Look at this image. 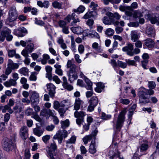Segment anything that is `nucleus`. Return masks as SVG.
<instances>
[{
  "mask_svg": "<svg viewBox=\"0 0 159 159\" xmlns=\"http://www.w3.org/2000/svg\"><path fill=\"white\" fill-rule=\"evenodd\" d=\"M120 102L121 103L125 105L129 104L130 102L129 100L127 99H121Z\"/></svg>",
  "mask_w": 159,
  "mask_h": 159,
  "instance_id": "e2e57ef3",
  "label": "nucleus"
},
{
  "mask_svg": "<svg viewBox=\"0 0 159 159\" xmlns=\"http://www.w3.org/2000/svg\"><path fill=\"white\" fill-rule=\"evenodd\" d=\"M102 118L104 120H107L111 117V116L109 115H106L105 113L102 112L101 116Z\"/></svg>",
  "mask_w": 159,
  "mask_h": 159,
  "instance_id": "864d4df0",
  "label": "nucleus"
},
{
  "mask_svg": "<svg viewBox=\"0 0 159 159\" xmlns=\"http://www.w3.org/2000/svg\"><path fill=\"white\" fill-rule=\"evenodd\" d=\"M20 83L22 84V86L25 89H27L29 87V84H27V80H20Z\"/></svg>",
  "mask_w": 159,
  "mask_h": 159,
  "instance_id": "603ef678",
  "label": "nucleus"
},
{
  "mask_svg": "<svg viewBox=\"0 0 159 159\" xmlns=\"http://www.w3.org/2000/svg\"><path fill=\"white\" fill-rule=\"evenodd\" d=\"M18 35L20 37L24 36L27 33L26 29L24 27L20 28L18 30Z\"/></svg>",
  "mask_w": 159,
  "mask_h": 159,
  "instance_id": "7c9ffc66",
  "label": "nucleus"
},
{
  "mask_svg": "<svg viewBox=\"0 0 159 159\" xmlns=\"http://www.w3.org/2000/svg\"><path fill=\"white\" fill-rule=\"evenodd\" d=\"M57 148L56 144L54 142L51 144L50 147H47L46 150L50 159H55L53 156L55 154V151Z\"/></svg>",
  "mask_w": 159,
  "mask_h": 159,
  "instance_id": "39448f33",
  "label": "nucleus"
},
{
  "mask_svg": "<svg viewBox=\"0 0 159 159\" xmlns=\"http://www.w3.org/2000/svg\"><path fill=\"white\" fill-rule=\"evenodd\" d=\"M69 76V80L73 79L74 80H76L78 76L76 73L75 72V70H70L69 73L67 74Z\"/></svg>",
  "mask_w": 159,
  "mask_h": 159,
  "instance_id": "412c9836",
  "label": "nucleus"
},
{
  "mask_svg": "<svg viewBox=\"0 0 159 159\" xmlns=\"http://www.w3.org/2000/svg\"><path fill=\"white\" fill-rule=\"evenodd\" d=\"M16 80H9L4 83V84L7 87H10L11 86H15L16 84Z\"/></svg>",
  "mask_w": 159,
  "mask_h": 159,
  "instance_id": "473e14b6",
  "label": "nucleus"
},
{
  "mask_svg": "<svg viewBox=\"0 0 159 159\" xmlns=\"http://www.w3.org/2000/svg\"><path fill=\"white\" fill-rule=\"evenodd\" d=\"M148 145L146 143L142 144L140 146V151L141 152L146 151L148 148Z\"/></svg>",
  "mask_w": 159,
  "mask_h": 159,
  "instance_id": "3c124183",
  "label": "nucleus"
},
{
  "mask_svg": "<svg viewBox=\"0 0 159 159\" xmlns=\"http://www.w3.org/2000/svg\"><path fill=\"white\" fill-rule=\"evenodd\" d=\"M63 138V136L61 131H59L56 134L54 135L53 139H57Z\"/></svg>",
  "mask_w": 159,
  "mask_h": 159,
  "instance_id": "09e8293b",
  "label": "nucleus"
},
{
  "mask_svg": "<svg viewBox=\"0 0 159 159\" xmlns=\"http://www.w3.org/2000/svg\"><path fill=\"white\" fill-rule=\"evenodd\" d=\"M48 113V110L43 109L41 110L40 112V116L43 117L47 115Z\"/></svg>",
  "mask_w": 159,
  "mask_h": 159,
  "instance_id": "0e129e2a",
  "label": "nucleus"
},
{
  "mask_svg": "<svg viewBox=\"0 0 159 159\" xmlns=\"http://www.w3.org/2000/svg\"><path fill=\"white\" fill-rule=\"evenodd\" d=\"M126 113L125 110H123L120 113L118 117L116 125V129L119 131L122 126L125 119V115Z\"/></svg>",
  "mask_w": 159,
  "mask_h": 159,
  "instance_id": "7ed1b4c3",
  "label": "nucleus"
},
{
  "mask_svg": "<svg viewBox=\"0 0 159 159\" xmlns=\"http://www.w3.org/2000/svg\"><path fill=\"white\" fill-rule=\"evenodd\" d=\"M114 33V30L113 29L108 28L107 29L105 32V34L108 36H110L113 35Z\"/></svg>",
  "mask_w": 159,
  "mask_h": 159,
  "instance_id": "49530a36",
  "label": "nucleus"
},
{
  "mask_svg": "<svg viewBox=\"0 0 159 159\" xmlns=\"http://www.w3.org/2000/svg\"><path fill=\"white\" fill-rule=\"evenodd\" d=\"M97 7L98 5L93 2H91L90 5L89 6L90 7L92 8L93 11H94L96 10V7Z\"/></svg>",
  "mask_w": 159,
  "mask_h": 159,
  "instance_id": "4d7b16f0",
  "label": "nucleus"
},
{
  "mask_svg": "<svg viewBox=\"0 0 159 159\" xmlns=\"http://www.w3.org/2000/svg\"><path fill=\"white\" fill-rule=\"evenodd\" d=\"M76 140V137L75 136H72L70 139H68L67 142L66 144H69L74 143Z\"/></svg>",
  "mask_w": 159,
  "mask_h": 159,
  "instance_id": "a18cd8bd",
  "label": "nucleus"
},
{
  "mask_svg": "<svg viewBox=\"0 0 159 159\" xmlns=\"http://www.w3.org/2000/svg\"><path fill=\"white\" fill-rule=\"evenodd\" d=\"M75 16V13H72L71 15H68L66 18L65 20L67 21L68 23H69L71 19L76 17Z\"/></svg>",
  "mask_w": 159,
  "mask_h": 159,
  "instance_id": "a19ab883",
  "label": "nucleus"
},
{
  "mask_svg": "<svg viewBox=\"0 0 159 159\" xmlns=\"http://www.w3.org/2000/svg\"><path fill=\"white\" fill-rule=\"evenodd\" d=\"M30 101L31 103L33 104H36L38 103L39 101V94L35 92H33L30 98Z\"/></svg>",
  "mask_w": 159,
  "mask_h": 159,
  "instance_id": "4468645a",
  "label": "nucleus"
},
{
  "mask_svg": "<svg viewBox=\"0 0 159 159\" xmlns=\"http://www.w3.org/2000/svg\"><path fill=\"white\" fill-rule=\"evenodd\" d=\"M62 5L61 3L57 1H55L52 3V5L54 8L58 9L61 8Z\"/></svg>",
  "mask_w": 159,
  "mask_h": 159,
  "instance_id": "72a5a7b5",
  "label": "nucleus"
},
{
  "mask_svg": "<svg viewBox=\"0 0 159 159\" xmlns=\"http://www.w3.org/2000/svg\"><path fill=\"white\" fill-rule=\"evenodd\" d=\"M131 40L134 42H136L139 38V35L137 31L136 30L132 31L131 32Z\"/></svg>",
  "mask_w": 159,
  "mask_h": 159,
  "instance_id": "4be33fe9",
  "label": "nucleus"
},
{
  "mask_svg": "<svg viewBox=\"0 0 159 159\" xmlns=\"http://www.w3.org/2000/svg\"><path fill=\"white\" fill-rule=\"evenodd\" d=\"M34 45L32 43H30L29 44L25 49H23L22 51H24L28 54L29 53H31L34 49Z\"/></svg>",
  "mask_w": 159,
  "mask_h": 159,
  "instance_id": "a878e982",
  "label": "nucleus"
},
{
  "mask_svg": "<svg viewBox=\"0 0 159 159\" xmlns=\"http://www.w3.org/2000/svg\"><path fill=\"white\" fill-rule=\"evenodd\" d=\"M81 153L82 154H86L87 152L84 146L82 145L80 147Z\"/></svg>",
  "mask_w": 159,
  "mask_h": 159,
  "instance_id": "774afa93",
  "label": "nucleus"
},
{
  "mask_svg": "<svg viewBox=\"0 0 159 159\" xmlns=\"http://www.w3.org/2000/svg\"><path fill=\"white\" fill-rule=\"evenodd\" d=\"M11 31L10 29L6 28L1 32V33L2 35H3L5 37H6L11 33Z\"/></svg>",
  "mask_w": 159,
  "mask_h": 159,
  "instance_id": "4c0bfd02",
  "label": "nucleus"
},
{
  "mask_svg": "<svg viewBox=\"0 0 159 159\" xmlns=\"http://www.w3.org/2000/svg\"><path fill=\"white\" fill-rule=\"evenodd\" d=\"M28 128L26 126L22 127L20 129V134L22 138L26 139L28 137Z\"/></svg>",
  "mask_w": 159,
  "mask_h": 159,
  "instance_id": "ddd939ff",
  "label": "nucleus"
},
{
  "mask_svg": "<svg viewBox=\"0 0 159 159\" xmlns=\"http://www.w3.org/2000/svg\"><path fill=\"white\" fill-rule=\"evenodd\" d=\"M134 49V46L131 43H129L127 46L125 47L122 48V50L124 52H126L128 55L130 56L134 55L133 50Z\"/></svg>",
  "mask_w": 159,
  "mask_h": 159,
  "instance_id": "f8f14e48",
  "label": "nucleus"
},
{
  "mask_svg": "<svg viewBox=\"0 0 159 159\" xmlns=\"http://www.w3.org/2000/svg\"><path fill=\"white\" fill-rule=\"evenodd\" d=\"M120 10L122 11H124L126 10L131 11V8L129 6H125L120 5L119 7Z\"/></svg>",
  "mask_w": 159,
  "mask_h": 159,
  "instance_id": "de8ad7c7",
  "label": "nucleus"
},
{
  "mask_svg": "<svg viewBox=\"0 0 159 159\" xmlns=\"http://www.w3.org/2000/svg\"><path fill=\"white\" fill-rule=\"evenodd\" d=\"M128 25L130 27H137L139 25V24L137 22H131L128 24Z\"/></svg>",
  "mask_w": 159,
  "mask_h": 159,
  "instance_id": "680f3d73",
  "label": "nucleus"
},
{
  "mask_svg": "<svg viewBox=\"0 0 159 159\" xmlns=\"http://www.w3.org/2000/svg\"><path fill=\"white\" fill-rule=\"evenodd\" d=\"M13 109L16 114L20 113L22 111V108L18 105H16L13 108Z\"/></svg>",
  "mask_w": 159,
  "mask_h": 159,
  "instance_id": "37998d69",
  "label": "nucleus"
},
{
  "mask_svg": "<svg viewBox=\"0 0 159 159\" xmlns=\"http://www.w3.org/2000/svg\"><path fill=\"white\" fill-rule=\"evenodd\" d=\"M67 68H70V70H75L76 68V66L74 64H72L71 61L70 60H68L67 62Z\"/></svg>",
  "mask_w": 159,
  "mask_h": 159,
  "instance_id": "f704fd0d",
  "label": "nucleus"
},
{
  "mask_svg": "<svg viewBox=\"0 0 159 159\" xmlns=\"http://www.w3.org/2000/svg\"><path fill=\"white\" fill-rule=\"evenodd\" d=\"M146 17L147 18L151 21V23L152 24H155L156 22H157V17L155 16H151L150 14H148Z\"/></svg>",
  "mask_w": 159,
  "mask_h": 159,
  "instance_id": "c756f323",
  "label": "nucleus"
},
{
  "mask_svg": "<svg viewBox=\"0 0 159 159\" xmlns=\"http://www.w3.org/2000/svg\"><path fill=\"white\" fill-rule=\"evenodd\" d=\"M34 134L38 137H40L43 134V131L41 128L37 127L33 129Z\"/></svg>",
  "mask_w": 159,
  "mask_h": 159,
  "instance_id": "393cba45",
  "label": "nucleus"
},
{
  "mask_svg": "<svg viewBox=\"0 0 159 159\" xmlns=\"http://www.w3.org/2000/svg\"><path fill=\"white\" fill-rule=\"evenodd\" d=\"M10 115L8 113H6L4 116V120L5 122H8L10 119Z\"/></svg>",
  "mask_w": 159,
  "mask_h": 159,
  "instance_id": "338daca9",
  "label": "nucleus"
},
{
  "mask_svg": "<svg viewBox=\"0 0 159 159\" xmlns=\"http://www.w3.org/2000/svg\"><path fill=\"white\" fill-rule=\"evenodd\" d=\"M47 89L48 92V94L51 97L54 96L56 93L55 86L52 83H49L47 84Z\"/></svg>",
  "mask_w": 159,
  "mask_h": 159,
  "instance_id": "9b49d317",
  "label": "nucleus"
},
{
  "mask_svg": "<svg viewBox=\"0 0 159 159\" xmlns=\"http://www.w3.org/2000/svg\"><path fill=\"white\" fill-rule=\"evenodd\" d=\"M77 85L81 87H84L87 90L92 89V83L90 80H78Z\"/></svg>",
  "mask_w": 159,
  "mask_h": 159,
  "instance_id": "0eeeda50",
  "label": "nucleus"
},
{
  "mask_svg": "<svg viewBox=\"0 0 159 159\" xmlns=\"http://www.w3.org/2000/svg\"><path fill=\"white\" fill-rule=\"evenodd\" d=\"M112 19H110L109 17H104L103 19V22L106 25H110L112 23Z\"/></svg>",
  "mask_w": 159,
  "mask_h": 159,
  "instance_id": "ea45409f",
  "label": "nucleus"
},
{
  "mask_svg": "<svg viewBox=\"0 0 159 159\" xmlns=\"http://www.w3.org/2000/svg\"><path fill=\"white\" fill-rule=\"evenodd\" d=\"M97 15V13L96 11H88L84 16V18L85 19L91 17H95Z\"/></svg>",
  "mask_w": 159,
  "mask_h": 159,
  "instance_id": "6ab92c4d",
  "label": "nucleus"
},
{
  "mask_svg": "<svg viewBox=\"0 0 159 159\" xmlns=\"http://www.w3.org/2000/svg\"><path fill=\"white\" fill-rule=\"evenodd\" d=\"M37 5L41 7H44L46 8H48L49 5V2L48 1H45L43 2L41 1H38Z\"/></svg>",
  "mask_w": 159,
  "mask_h": 159,
  "instance_id": "cd10ccee",
  "label": "nucleus"
},
{
  "mask_svg": "<svg viewBox=\"0 0 159 159\" xmlns=\"http://www.w3.org/2000/svg\"><path fill=\"white\" fill-rule=\"evenodd\" d=\"M48 113L51 116L53 117L56 116V113L54 110H51L50 109H48Z\"/></svg>",
  "mask_w": 159,
  "mask_h": 159,
  "instance_id": "bf43d9fd",
  "label": "nucleus"
},
{
  "mask_svg": "<svg viewBox=\"0 0 159 159\" xmlns=\"http://www.w3.org/2000/svg\"><path fill=\"white\" fill-rule=\"evenodd\" d=\"M153 89L149 88L148 89L141 87L138 89V93L139 95V101L140 103L145 104L150 102L148 95L151 96L154 94Z\"/></svg>",
  "mask_w": 159,
  "mask_h": 159,
  "instance_id": "f257e3e1",
  "label": "nucleus"
},
{
  "mask_svg": "<svg viewBox=\"0 0 159 159\" xmlns=\"http://www.w3.org/2000/svg\"><path fill=\"white\" fill-rule=\"evenodd\" d=\"M97 146L96 145L95 141L92 140L89 146V152L91 154L95 153L97 151Z\"/></svg>",
  "mask_w": 159,
  "mask_h": 159,
  "instance_id": "dca6fc26",
  "label": "nucleus"
},
{
  "mask_svg": "<svg viewBox=\"0 0 159 159\" xmlns=\"http://www.w3.org/2000/svg\"><path fill=\"white\" fill-rule=\"evenodd\" d=\"M98 98L96 96H93L89 100V103L96 107L98 104Z\"/></svg>",
  "mask_w": 159,
  "mask_h": 159,
  "instance_id": "2f4dec72",
  "label": "nucleus"
},
{
  "mask_svg": "<svg viewBox=\"0 0 159 159\" xmlns=\"http://www.w3.org/2000/svg\"><path fill=\"white\" fill-rule=\"evenodd\" d=\"M64 81L62 83V86L64 88L68 91H71L73 89V87L70 84H69L67 80H63Z\"/></svg>",
  "mask_w": 159,
  "mask_h": 159,
  "instance_id": "c85d7f7f",
  "label": "nucleus"
},
{
  "mask_svg": "<svg viewBox=\"0 0 159 159\" xmlns=\"http://www.w3.org/2000/svg\"><path fill=\"white\" fill-rule=\"evenodd\" d=\"M84 48L83 45H80L78 47V50L80 54L83 53L84 51Z\"/></svg>",
  "mask_w": 159,
  "mask_h": 159,
  "instance_id": "052dcab7",
  "label": "nucleus"
},
{
  "mask_svg": "<svg viewBox=\"0 0 159 159\" xmlns=\"http://www.w3.org/2000/svg\"><path fill=\"white\" fill-rule=\"evenodd\" d=\"M84 102L82 100H81L80 98H76L74 104V109L76 111L80 109V106Z\"/></svg>",
  "mask_w": 159,
  "mask_h": 159,
  "instance_id": "a211bd4d",
  "label": "nucleus"
},
{
  "mask_svg": "<svg viewBox=\"0 0 159 159\" xmlns=\"http://www.w3.org/2000/svg\"><path fill=\"white\" fill-rule=\"evenodd\" d=\"M156 86L155 82L153 81H150L148 82V87L149 88L154 89Z\"/></svg>",
  "mask_w": 159,
  "mask_h": 159,
  "instance_id": "13d9d810",
  "label": "nucleus"
},
{
  "mask_svg": "<svg viewBox=\"0 0 159 159\" xmlns=\"http://www.w3.org/2000/svg\"><path fill=\"white\" fill-rule=\"evenodd\" d=\"M85 115V113L83 111H76L74 112V116L77 118L76 120V123L79 126H80L82 123L84 121V117Z\"/></svg>",
  "mask_w": 159,
  "mask_h": 159,
  "instance_id": "6e6552de",
  "label": "nucleus"
},
{
  "mask_svg": "<svg viewBox=\"0 0 159 159\" xmlns=\"http://www.w3.org/2000/svg\"><path fill=\"white\" fill-rule=\"evenodd\" d=\"M106 15L110 19L112 20L114 18H116L117 20H119L120 17V16L117 12L112 13L110 12H107L106 13Z\"/></svg>",
  "mask_w": 159,
  "mask_h": 159,
  "instance_id": "aec40b11",
  "label": "nucleus"
},
{
  "mask_svg": "<svg viewBox=\"0 0 159 159\" xmlns=\"http://www.w3.org/2000/svg\"><path fill=\"white\" fill-rule=\"evenodd\" d=\"M111 159H123L122 158H121L119 155V152H117L116 153H115L112 156H111Z\"/></svg>",
  "mask_w": 159,
  "mask_h": 159,
  "instance_id": "6e6d98bb",
  "label": "nucleus"
},
{
  "mask_svg": "<svg viewBox=\"0 0 159 159\" xmlns=\"http://www.w3.org/2000/svg\"><path fill=\"white\" fill-rule=\"evenodd\" d=\"M60 106V104L58 101H56L54 102L53 103V107L55 109L57 110L59 108Z\"/></svg>",
  "mask_w": 159,
  "mask_h": 159,
  "instance_id": "69168bd1",
  "label": "nucleus"
},
{
  "mask_svg": "<svg viewBox=\"0 0 159 159\" xmlns=\"http://www.w3.org/2000/svg\"><path fill=\"white\" fill-rule=\"evenodd\" d=\"M18 13L15 6L11 7L9 11V16L8 20L10 22L15 20L18 16Z\"/></svg>",
  "mask_w": 159,
  "mask_h": 159,
  "instance_id": "20e7f679",
  "label": "nucleus"
},
{
  "mask_svg": "<svg viewBox=\"0 0 159 159\" xmlns=\"http://www.w3.org/2000/svg\"><path fill=\"white\" fill-rule=\"evenodd\" d=\"M68 101V100H64L62 101L60 103V107L57 110L61 117L64 116L67 110V107L69 106V103Z\"/></svg>",
  "mask_w": 159,
  "mask_h": 159,
  "instance_id": "423d86ee",
  "label": "nucleus"
},
{
  "mask_svg": "<svg viewBox=\"0 0 159 159\" xmlns=\"http://www.w3.org/2000/svg\"><path fill=\"white\" fill-rule=\"evenodd\" d=\"M12 70L9 67H8L6 70L5 73L6 75L3 74L1 75V77L7 79V75H9L12 71Z\"/></svg>",
  "mask_w": 159,
  "mask_h": 159,
  "instance_id": "c03bdc74",
  "label": "nucleus"
},
{
  "mask_svg": "<svg viewBox=\"0 0 159 159\" xmlns=\"http://www.w3.org/2000/svg\"><path fill=\"white\" fill-rule=\"evenodd\" d=\"M61 127L63 129L68 127L69 125V121L68 119L65 121H61Z\"/></svg>",
  "mask_w": 159,
  "mask_h": 159,
  "instance_id": "58836bf2",
  "label": "nucleus"
},
{
  "mask_svg": "<svg viewBox=\"0 0 159 159\" xmlns=\"http://www.w3.org/2000/svg\"><path fill=\"white\" fill-rule=\"evenodd\" d=\"M110 63L114 68L117 67V66L123 68H125L127 67L126 63L119 60L117 62H116L115 60L111 59Z\"/></svg>",
  "mask_w": 159,
  "mask_h": 159,
  "instance_id": "9d476101",
  "label": "nucleus"
},
{
  "mask_svg": "<svg viewBox=\"0 0 159 159\" xmlns=\"http://www.w3.org/2000/svg\"><path fill=\"white\" fill-rule=\"evenodd\" d=\"M13 138V140L12 138L11 139L5 138L3 139L2 146L5 151L7 152L11 151L15 148V146L13 142L16 140V136L14 135Z\"/></svg>",
  "mask_w": 159,
  "mask_h": 159,
  "instance_id": "f03ea898",
  "label": "nucleus"
},
{
  "mask_svg": "<svg viewBox=\"0 0 159 159\" xmlns=\"http://www.w3.org/2000/svg\"><path fill=\"white\" fill-rule=\"evenodd\" d=\"M144 44L149 48L151 49L154 47L155 42L152 39H147L144 41Z\"/></svg>",
  "mask_w": 159,
  "mask_h": 159,
  "instance_id": "f3484780",
  "label": "nucleus"
},
{
  "mask_svg": "<svg viewBox=\"0 0 159 159\" xmlns=\"http://www.w3.org/2000/svg\"><path fill=\"white\" fill-rule=\"evenodd\" d=\"M19 65L17 63H14L11 60H8V61L7 66L9 67L12 70L17 69Z\"/></svg>",
  "mask_w": 159,
  "mask_h": 159,
  "instance_id": "5701e85b",
  "label": "nucleus"
},
{
  "mask_svg": "<svg viewBox=\"0 0 159 159\" xmlns=\"http://www.w3.org/2000/svg\"><path fill=\"white\" fill-rule=\"evenodd\" d=\"M9 108V106L7 105L5 106H0V110L2 111V112L5 113L7 111Z\"/></svg>",
  "mask_w": 159,
  "mask_h": 159,
  "instance_id": "8fccbe9b",
  "label": "nucleus"
},
{
  "mask_svg": "<svg viewBox=\"0 0 159 159\" xmlns=\"http://www.w3.org/2000/svg\"><path fill=\"white\" fill-rule=\"evenodd\" d=\"M85 10V7L83 6L80 5L77 9H74L73 10L74 12H77L78 14L80 13H82Z\"/></svg>",
  "mask_w": 159,
  "mask_h": 159,
  "instance_id": "e433bc0d",
  "label": "nucleus"
},
{
  "mask_svg": "<svg viewBox=\"0 0 159 159\" xmlns=\"http://www.w3.org/2000/svg\"><path fill=\"white\" fill-rule=\"evenodd\" d=\"M19 72L24 75H27L28 74V70L25 67H22L19 70Z\"/></svg>",
  "mask_w": 159,
  "mask_h": 159,
  "instance_id": "79ce46f5",
  "label": "nucleus"
},
{
  "mask_svg": "<svg viewBox=\"0 0 159 159\" xmlns=\"http://www.w3.org/2000/svg\"><path fill=\"white\" fill-rule=\"evenodd\" d=\"M125 61V63L127 64L129 66H135V65H136L135 61L134 60H131L129 59H126Z\"/></svg>",
  "mask_w": 159,
  "mask_h": 159,
  "instance_id": "5fc2aeb1",
  "label": "nucleus"
},
{
  "mask_svg": "<svg viewBox=\"0 0 159 159\" xmlns=\"http://www.w3.org/2000/svg\"><path fill=\"white\" fill-rule=\"evenodd\" d=\"M96 87L95 88V91L98 93H101L104 87V84L102 82L98 83L96 84Z\"/></svg>",
  "mask_w": 159,
  "mask_h": 159,
  "instance_id": "b1692460",
  "label": "nucleus"
},
{
  "mask_svg": "<svg viewBox=\"0 0 159 159\" xmlns=\"http://www.w3.org/2000/svg\"><path fill=\"white\" fill-rule=\"evenodd\" d=\"M21 54L25 57V63L28 65L29 64L30 62V60L28 58L29 57L28 54H27V53L25 52L24 51H22Z\"/></svg>",
  "mask_w": 159,
  "mask_h": 159,
  "instance_id": "c9c22d12",
  "label": "nucleus"
},
{
  "mask_svg": "<svg viewBox=\"0 0 159 159\" xmlns=\"http://www.w3.org/2000/svg\"><path fill=\"white\" fill-rule=\"evenodd\" d=\"M71 30L73 33L77 34H81L83 32V30L80 27H73Z\"/></svg>",
  "mask_w": 159,
  "mask_h": 159,
  "instance_id": "bb28decb",
  "label": "nucleus"
},
{
  "mask_svg": "<svg viewBox=\"0 0 159 159\" xmlns=\"http://www.w3.org/2000/svg\"><path fill=\"white\" fill-rule=\"evenodd\" d=\"M98 132V130L97 129H95L93 131L91 134L86 136L83 139V141L84 143L87 144L88 141L92 140H94L95 141V136Z\"/></svg>",
  "mask_w": 159,
  "mask_h": 159,
  "instance_id": "1a4fd4ad",
  "label": "nucleus"
},
{
  "mask_svg": "<svg viewBox=\"0 0 159 159\" xmlns=\"http://www.w3.org/2000/svg\"><path fill=\"white\" fill-rule=\"evenodd\" d=\"M146 33L149 37H154L155 36V31L152 26H148L146 28Z\"/></svg>",
  "mask_w": 159,
  "mask_h": 159,
  "instance_id": "2eb2a0df",
  "label": "nucleus"
}]
</instances>
